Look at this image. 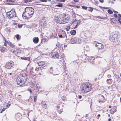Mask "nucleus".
<instances>
[{
	"mask_svg": "<svg viewBox=\"0 0 121 121\" xmlns=\"http://www.w3.org/2000/svg\"><path fill=\"white\" fill-rule=\"evenodd\" d=\"M114 16L115 17H117V15L116 14H114Z\"/></svg>",
	"mask_w": 121,
	"mask_h": 121,
	"instance_id": "obj_45",
	"label": "nucleus"
},
{
	"mask_svg": "<svg viewBox=\"0 0 121 121\" xmlns=\"http://www.w3.org/2000/svg\"><path fill=\"white\" fill-rule=\"evenodd\" d=\"M70 29V26H68L67 27V28H66V30L67 31H69V29Z\"/></svg>",
	"mask_w": 121,
	"mask_h": 121,
	"instance_id": "obj_35",
	"label": "nucleus"
},
{
	"mask_svg": "<svg viewBox=\"0 0 121 121\" xmlns=\"http://www.w3.org/2000/svg\"><path fill=\"white\" fill-rule=\"evenodd\" d=\"M23 79L22 76H19L17 78V82L18 84L20 86L24 84H22V82Z\"/></svg>",
	"mask_w": 121,
	"mask_h": 121,
	"instance_id": "obj_6",
	"label": "nucleus"
},
{
	"mask_svg": "<svg viewBox=\"0 0 121 121\" xmlns=\"http://www.w3.org/2000/svg\"><path fill=\"white\" fill-rule=\"evenodd\" d=\"M100 114H98V116H97V117H98L97 118H98V119H99V117H100Z\"/></svg>",
	"mask_w": 121,
	"mask_h": 121,
	"instance_id": "obj_50",
	"label": "nucleus"
},
{
	"mask_svg": "<svg viewBox=\"0 0 121 121\" xmlns=\"http://www.w3.org/2000/svg\"><path fill=\"white\" fill-rule=\"evenodd\" d=\"M14 65V63L12 61L7 62L5 65V67L7 69H10Z\"/></svg>",
	"mask_w": 121,
	"mask_h": 121,
	"instance_id": "obj_5",
	"label": "nucleus"
},
{
	"mask_svg": "<svg viewBox=\"0 0 121 121\" xmlns=\"http://www.w3.org/2000/svg\"><path fill=\"white\" fill-rule=\"evenodd\" d=\"M55 19L56 21H57L56 22H58V23H59V22H60V19L59 17H55Z\"/></svg>",
	"mask_w": 121,
	"mask_h": 121,
	"instance_id": "obj_26",
	"label": "nucleus"
},
{
	"mask_svg": "<svg viewBox=\"0 0 121 121\" xmlns=\"http://www.w3.org/2000/svg\"><path fill=\"white\" fill-rule=\"evenodd\" d=\"M118 20H120V17H118Z\"/></svg>",
	"mask_w": 121,
	"mask_h": 121,
	"instance_id": "obj_62",
	"label": "nucleus"
},
{
	"mask_svg": "<svg viewBox=\"0 0 121 121\" xmlns=\"http://www.w3.org/2000/svg\"><path fill=\"white\" fill-rule=\"evenodd\" d=\"M111 119L110 118H109L108 119V121H111Z\"/></svg>",
	"mask_w": 121,
	"mask_h": 121,
	"instance_id": "obj_58",
	"label": "nucleus"
},
{
	"mask_svg": "<svg viewBox=\"0 0 121 121\" xmlns=\"http://www.w3.org/2000/svg\"><path fill=\"white\" fill-rule=\"evenodd\" d=\"M101 100L99 99V102L100 103H103L104 102V97L103 95L101 96Z\"/></svg>",
	"mask_w": 121,
	"mask_h": 121,
	"instance_id": "obj_16",
	"label": "nucleus"
},
{
	"mask_svg": "<svg viewBox=\"0 0 121 121\" xmlns=\"http://www.w3.org/2000/svg\"><path fill=\"white\" fill-rule=\"evenodd\" d=\"M39 39L37 37H35L33 39V42L35 43H37L39 42Z\"/></svg>",
	"mask_w": 121,
	"mask_h": 121,
	"instance_id": "obj_15",
	"label": "nucleus"
},
{
	"mask_svg": "<svg viewBox=\"0 0 121 121\" xmlns=\"http://www.w3.org/2000/svg\"><path fill=\"white\" fill-rule=\"evenodd\" d=\"M21 59L22 60H26L28 61L30 60V58L29 57H21Z\"/></svg>",
	"mask_w": 121,
	"mask_h": 121,
	"instance_id": "obj_20",
	"label": "nucleus"
},
{
	"mask_svg": "<svg viewBox=\"0 0 121 121\" xmlns=\"http://www.w3.org/2000/svg\"><path fill=\"white\" fill-rule=\"evenodd\" d=\"M4 41H5V43H4V45L6 46V44L7 43L8 44V45L10 46L12 48H14L15 47V46L11 42H8L7 41H6L5 39H4Z\"/></svg>",
	"mask_w": 121,
	"mask_h": 121,
	"instance_id": "obj_10",
	"label": "nucleus"
},
{
	"mask_svg": "<svg viewBox=\"0 0 121 121\" xmlns=\"http://www.w3.org/2000/svg\"><path fill=\"white\" fill-rule=\"evenodd\" d=\"M73 1L75 2H78L79 1V0H73Z\"/></svg>",
	"mask_w": 121,
	"mask_h": 121,
	"instance_id": "obj_46",
	"label": "nucleus"
},
{
	"mask_svg": "<svg viewBox=\"0 0 121 121\" xmlns=\"http://www.w3.org/2000/svg\"><path fill=\"white\" fill-rule=\"evenodd\" d=\"M112 107H111V105H109V108H111Z\"/></svg>",
	"mask_w": 121,
	"mask_h": 121,
	"instance_id": "obj_57",
	"label": "nucleus"
},
{
	"mask_svg": "<svg viewBox=\"0 0 121 121\" xmlns=\"http://www.w3.org/2000/svg\"><path fill=\"white\" fill-rule=\"evenodd\" d=\"M118 79L119 80L121 81V79L120 77H118Z\"/></svg>",
	"mask_w": 121,
	"mask_h": 121,
	"instance_id": "obj_56",
	"label": "nucleus"
},
{
	"mask_svg": "<svg viewBox=\"0 0 121 121\" xmlns=\"http://www.w3.org/2000/svg\"><path fill=\"white\" fill-rule=\"evenodd\" d=\"M15 117L17 120H19L21 118V115L20 113H16L15 115Z\"/></svg>",
	"mask_w": 121,
	"mask_h": 121,
	"instance_id": "obj_12",
	"label": "nucleus"
},
{
	"mask_svg": "<svg viewBox=\"0 0 121 121\" xmlns=\"http://www.w3.org/2000/svg\"><path fill=\"white\" fill-rule=\"evenodd\" d=\"M24 10L25 11L23 12L22 16L23 18L26 19L31 17L34 11V9L30 7L26 8Z\"/></svg>",
	"mask_w": 121,
	"mask_h": 121,
	"instance_id": "obj_1",
	"label": "nucleus"
},
{
	"mask_svg": "<svg viewBox=\"0 0 121 121\" xmlns=\"http://www.w3.org/2000/svg\"><path fill=\"white\" fill-rule=\"evenodd\" d=\"M76 33V31L75 30H73L70 31V33L72 35H75Z\"/></svg>",
	"mask_w": 121,
	"mask_h": 121,
	"instance_id": "obj_21",
	"label": "nucleus"
},
{
	"mask_svg": "<svg viewBox=\"0 0 121 121\" xmlns=\"http://www.w3.org/2000/svg\"><path fill=\"white\" fill-rule=\"evenodd\" d=\"M59 17L60 20L59 23L60 24H64L67 23L70 18V16L69 15H66L65 14L60 15Z\"/></svg>",
	"mask_w": 121,
	"mask_h": 121,
	"instance_id": "obj_3",
	"label": "nucleus"
},
{
	"mask_svg": "<svg viewBox=\"0 0 121 121\" xmlns=\"http://www.w3.org/2000/svg\"><path fill=\"white\" fill-rule=\"evenodd\" d=\"M0 51L2 52H4V48H3L1 47L0 48V50H1Z\"/></svg>",
	"mask_w": 121,
	"mask_h": 121,
	"instance_id": "obj_31",
	"label": "nucleus"
},
{
	"mask_svg": "<svg viewBox=\"0 0 121 121\" xmlns=\"http://www.w3.org/2000/svg\"><path fill=\"white\" fill-rule=\"evenodd\" d=\"M28 91H30V93H31L32 92V91L30 89H28Z\"/></svg>",
	"mask_w": 121,
	"mask_h": 121,
	"instance_id": "obj_48",
	"label": "nucleus"
},
{
	"mask_svg": "<svg viewBox=\"0 0 121 121\" xmlns=\"http://www.w3.org/2000/svg\"><path fill=\"white\" fill-rule=\"evenodd\" d=\"M10 106V104H9L7 105H6V106L7 107V108H9Z\"/></svg>",
	"mask_w": 121,
	"mask_h": 121,
	"instance_id": "obj_40",
	"label": "nucleus"
},
{
	"mask_svg": "<svg viewBox=\"0 0 121 121\" xmlns=\"http://www.w3.org/2000/svg\"><path fill=\"white\" fill-rule=\"evenodd\" d=\"M42 105L43 107L45 108H46L47 107V105L46 104V103L43 102V103H42Z\"/></svg>",
	"mask_w": 121,
	"mask_h": 121,
	"instance_id": "obj_24",
	"label": "nucleus"
},
{
	"mask_svg": "<svg viewBox=\"0 0 121 121\" xmlns=\"http://www.w3.org/2000/svg\"><path fill=\"white\" fill-rule=\"evenodd\" d=\"M76 38L75 37H73L71 38L70 41V43L72 44L76 43Z\"/></svg>",
	"mask_w": 121,
	"mask_h": 121,
	"instance_id": "obj_13",
	"label": "nucleus"
},
{
	"mask_svg": "<svg viewBox=\"0 0 121 121\" xmlns=\"http://www.w3.org/2000/svg\"><path fill=\"white\" fill-rule=\"evenodd\" d=\"M22 76L23 79V80H22L23 81L22 82V84H24L27 80V76L25 74H23Z\"/></svg>",
	"mask_w": 121,
	"mask_h": 121,
	"instance_id": "obj_11",
	"label": "nucleus"
},
{
	"mask_svg": "<svg viewBox=\"0 0 121 121\" xmlns=\"http://www.w3.org/2000/svg\"><path fill=\"white\" fill-rule=\"evenodd\" d=\"M5 110V108H3L2 109V110L0 112V113H2L3 112V111H4Z\"/></svg>",
	"mask_w": 121,
	"mask_h": 121,
	"instance_id": "obj_39",
	"label": "nucleus"
},
{
	"mask_svg": "<svg viewBox=\"0 0 121 121\" xmlns=\"http://www.w3.org/2000/svg\"><path fill=\"white\" fill-rule=\"evenodd\" d=\"M116 111V109L115 107H113L110 110L111 113V114H113Z\"/></svg>",
	"mask_w": 121,
	"mask_h": 121,
	"instance_id": "obj_18",
	"label": "nucleus"
},
{
	"mask_svg": "<svg viewBox=\"0 0 121 121\" xmlns=\"http://www.w3.org/2000/svg\"><path fill=\"white\" fill-rule=\"evenodd\" d=\"M103 8H104V9H105V8H106V7H103Z\"/></svg>",
	"mask_w": 121,
	"mask_h": 121,
	"instance_id": "obj_64",
	"label": "nucleus"
},
{
	"mask_svg": "<svg viewBox=\"0 0 121 121\" xmlns=\"http://www.w3.org/2000/svg\"><path fill=\"white\" fill-rule=\"evenodd\" d=\"M60 1L61 2H64L65 0H60Z\"/></svg>",
	"mask_w": 121,
	"mask_h": 121,
	"instance_id": "obj_44",
	"label": "nucleus"
},
{
	"mask_svg": "<svg viewBox=\"0 0 121 121\" xmlns=\"http://www.w3.org/2000/svg\"><path fill=\"white\" fill-rule=\"evenodd\" d=\"M62 4L61 3H59L58 4L56 5V6H58L59 7H62Z\"/></svg>",
	"mask_w": 121,
	"mask_h": 121,
	"instance_id": "obj_28",
	"label": "nucleus"
},
{
	"mask_svg": "<svg viewBox=\"0 0 121 121\" xmlns=\"http://www.w3.org/2000/svg\"><path fill=\"white\" fill-rule=\"evenodd\" d=\"M33 69V67H32L31 69L30 70H32V69Z\"/></svg>",
	"mask_w": 121,
	"mask_h": 121,
	"instance_id": "obj_63",
	"label": "nucleus"
},
{
	"mask_svg": "<svg viewBox=\"0 0 121 121\" xmlns=\"http://www.w3.org/2000/svg\"><path fill=\"white\" fill-rule=\"evenodd\" d=\"M37 95V94H35V96H34V101L35 102H36V97Z\"/></svg>",
	"mask_w": 121,
	"mask_h": 121,
	"instance_id": "obj_27",
	"label": "nucleus"
},
{
	"mask_svg": "<svg viewBox=\"0 0 121 121\" xmlns=\"http://www.w3.org/2000/svg\"><path fill=\"white\" fill-rule=\"evenodd\" d=\"M82 8L84 9H86L87 8V7L86 6H82Z\"/></svg>",
	"mask_w": 121,
	"mask_h": 121,
	"instance_id": "obj_34",
	"label": "nucleus"
},
{
	"mask_svg": "<svg viewBox=\"0 0 121 121\" xmlns=\"http://www.w3.org/2000/svg\"><path fill=\"white\" fill-rule=\"evenodd\" d=\"M70 6H72L73 7H76V5H69Z\"/></svg>",
	"mask_w": 121,
	"mask_h": 121,
	"instance_id": "obj_42",
	"label": "nucleus"
},
{
	"mask_svg": "<svg viewBox=\"0 0 121 121\" xmlns=\"http://www.w3.org/2000/svg\"><path fill=\"white\" fill-rule=\"evenodd\" d=\"M7 17L9 18H14L17 17L16 14L14 9H13L11 11L7 12L6 13Z\"/></svg>",
	"mask_w": 121,
	"mask_h": 121,
	"instance_id": "obj_4",
	"label": "nucleus"
},
{
	"mask_svg": "<svg viewBox=\"0 0 121 121\" xmlns=\"http://www.w3.org/2000/svg\"><path fill=\"white\" fill-rule=\"evenodd\" d=\"M47 2V0H44V2Z\"/></svg>",
	"mask_w": 121,
	"mask_h": 121,
	"instance_id": "obj_61",
	"label": "nucleus"
},
{
	"mask_svg": "<svg viewBox=\"0 0 121 121\" xmlns=\"http://www.w3.org/2000/svg\"><path fill=\"white\" fill-rule=\"evenodd\" d=\"M112 80V79L111 78L108 79L107 80V82L109 80Z\"/></svg>",
	"mask_w": 121,
	"mask_h": 121,
	"instance_id": "obj_52",
	"label": "nucleus"
},
{
	"mask_svg": "<svg viewBox=\"0 0 121 121\" xmlns=\"http://www.w3.org/2000/svg\"><path fill=\"white\" fill-rule=\"evenodd\" d=\"M8 0L9 1V2H11L12 3H13L14 2V1L12 0Z\"/></svg>",
	"mask_w": 121,
	"mask_h": 121,
	"instance_id": "obj_43",
	"label": "nucleus"
},
{
	"mask_svg": "<svg viewBox=\"0 0 121 121\" xmlns=\"http://www.w3.org/2000/svg\"><path fill=\"white\" fill-rule=\"evenodd\" d=\"M118 21L121 24V21H120L119 20H118Z\"/></svg>",
	"mask_w": 121,
	"mask_h": 121,
	"instance_id": "obj_54",
	"label": "nucleus"
},
{
	"mask_svg": "<svg viewBox=\"0 0 121 121\" xmlns=\"http://www.w3.org/2000/svg\"><path fill=\"white\" fill-rule=\"evenodd\" d=\"M93 43L95 45L96 47H97L98 49H102L104 48L103 45L101 43H98L96 41H94Z\"/></svg>",
	"mask_w": 121,
	"mask_h": 121,
	"instance_id": "obj_7",
	"label": "nucleus"
},
{
	"mask_svg": "<svg viewBox=\"0 0 121 121\" xmlns=\"http://www.w3.org/2000/svg\"><path fill=\"white\" fill-rule=\"evenodd\" d=\"M92 88L91 84L88 82L84 83L82 85V92L83 93L91 91Z\"/></svg>",
	"mask_w": 121,
	"mask_h": 121,
	"instance_id": "obj_2",
	"label": "nucleus"
},
{
	"mask_svg": "<svg viewBox=\"0 0 121 121\" xmlns=\"http://www.w3.org/2000/svg\"><path fill=\"white\" fill-rule=\"evenodd\" d=\"M118 36L117 35H114L112 36V37L110 38V40L112 42H116L118 40Z\"/></svg>",
	"mask_w": 121,
	"mask_h": 121,
	"instance_id": "obj_8",
	"label": "nucleus"
},
{
	"mask_svg": "<svg viewBox=\"0 0 121 121\" xmlns=\"http://www.w3.org/2000/svg\"><path fill=\"white\" fill-rule=\"evenodd\" d=\"M114 12L115 13H118V12L117 11H114Z\"/></svg>",
	"mask_w": 121,
	"mask_h": 121,
	"instance_id": "obj_59",
	"label": "nucleus"
},
{
	"mask_svg": "<svg viewBox=\"0 0 121 121\" xmlns=\"http://www.w3.org/2000/svg\"><path fill=\"white\" fill-rule=\"evenodd\" d=\"M37 64L40 68L41 67L43 68L44 67H45L46 65V63L45 62L42 61L38 62Z\"/></svg>",
	"mask_w": 121,
	"mask_h": 121,
	"instance_id": "obj_9",
	"label": "nucleus"
},
{
	"mask_svg": "<svg viewBox=\"0 0 121 121\" xmlns=\"http://www.w3.org/2000/svg\"><path fill=\"white\" fill-rule=\"evenodd\" d=\"M40 0V1L41 2H44V0Z\"/></svg>",
	"mask_w": 121,
	"mask_h": 121,
	"instance_id": "obj_55",
	"label": "nucleus"
},
{
	"mask_svg": "<svg viewBox=\"0 0 121 121\" xmlns=\"http://www.w3.org/2000/svg\"><path fill=\"white\" fill-rule=\"evenodd\" d=\"M108 12L109 14H112L113 13V12L110 9H109L108 10Z\"/></svg>",
	"mask_w": 121,
	"mask_h": 121,
	"instance_id": "obj_29",
	"label": "nucleus"
},
{
	"mask_svg": "<svg viewBox=\"0 0 121 121\" xmlns=\"http://www.w3.org/2000/svg\"><path fill=\"white\" fill-rule=\"evenodd\" d=\"M23 26L22 24H18V27L19 28H21Z\"/></svg>",
	"mask_w": 121,
	"mask_h": 121,
	"instance_id": "obj_33",
	"label": "nucleus"
},
{
	"mask_svg": "<svg viewBox=\"0 0 121 121\" xmlns=\"http://www.w3.org/2000/svg\"><path fill=\"white\" fill-rule=\"evenodd\" d=\"M89 59L90 60L91 59V60H92V61L91 60V61H90L91 62V61H92V62H93V60H94V58L93 57H90L89 58Z\"/></svg>",
	"mask_w": 121,
	"mask_h": 121,
	"instance_id": "obj_30",
	"label": "nucleus"
},
{
	"mask_svg": "<svg viewBox=\"0 0 121 121\" xmlns=\"http://www.w3.org/2000/svg\"><path fill=\"white\" fill-rule=\"evenodd\" d=\"M62 99L64 101H66L67 100V98L66 96L65 95L63 96L62 97Z\"/></svg>",
	"mask_w": 121,
	"mask_h": 121,
	"instance_id": "obj_23",
	"label": "nucleus"
},
{
	"mask_svg": "<svg viewBox=\"0 0 121 121\" xmlns=\"http://www.w3.org/2000/svg\"><path fill=\"white\" fill-rule=\"evenodd\" d=\"M118 15L121 18V14H118Z\"/></svg>",
	"mask_w": 121,
	"mask_h": 121,
	"instance_id": "obj_53",
	"label": "nucleus"
},
{
	"mask_svg": "<svg viewBox=\"0 0 121 121\" xmlns=\"http://www.w3.org/2000/svg\"><path fill=\"white\" fill-rule=\"evenodd\" d=\"M30 70V73L31 74L33 75H35V74H34V73L33 71L31 70Z\"/></svg>",
	"mask_w": 121,
	"mask_h": 121,
	"instance_id": "obj_32",
	"label": "nucleus"
},
{
	"mask_svg": "<svg viewBox=\"0 0 121 121\" xmlns=\"http://www.w3.org/2000/svg\"><path fill=\"white\" fill-rule=\"evenodd\" d=\"M39 67H37L35 68V70L36 71H38L39 70Z\"/></svg>",
	"mask_w": 121,
	"mask_h": 121,
	"instance_id": "obj_38",
	"label": "nucleus"
},
{
	"mask_svg": "<svg viewBox=\"0 0 121 121\" xmlns=\"http://www.w3.org/2000/svg\"><path fill=\"white\" fill-rule=\"evenodd\" d=\"M19 52V50L17 49H15L13 51V53H14L17 56Z\"/></svg>",
	"mask_w": 121,
	"mask_h": 121,
	"instance_id": "obj_19",
	"label": "nucleus"
},
{
	"mask_svg": "<svg viewBox=\"0 0 121 121\" xmlns=\"http://www.w3.org/2000/svg\"><path fill=\"white\" fill-rule=\"evenodd\" d=\"M16 37L17 39H18L19 38V35H16Z\"/></svg>",
	"mask_w": 121,
	"mask_h": 121,
	"instance_id": "obj_36",
	"label": "nucleus"
},
{
	"mask_svg": "<svg viewBox=\"0 0 121 121\" xmlns=\"http://www.w3.org/2000/svg\"><path fill=\"white\" fill-rule=\"evenodd\" d=\"M99 1L101 3H102L103 2L104 0H99Z\"/></svg>",
	"mask_w": 121,
	"mask_h": 121,
	"instance_id": "obj_51",
	"label": "nucleus"
},
{
	"mask_svg": "<svg viewBox=\"0 0 121 121\" xmlns=\"http://www.w3.org/2000/svg\"><path fill=\"white\" fill-rule=\"evenodd\" d=\"M76 8H80V7L79 6H76Z\"/></svg>",
	"mask_w": 121,
	"mask_h": 121,
	"instance_id": "obj_47",
	"label": "nucleus"
},
{
	"mask_svg": "<svg viewBox=\"0 0 121 121\" xmlns=\"http://www.w3.org/2000/svg\"><path fill=\"white\" fill-rule=\"evenodd\" d=\"M82 96L80 95L79 96L78 98H79V99H81L82 98Z\"/></svg>",
	"mask_w": 121,
	"mask_h": 121,
	"instance_id": "obj_49",
	"label": "nucleus"
},
{
	"mask_svg": "<svg viewBox=\"0 0 121 121\" xmlns=\"http://www.w3.org/2000/svg\"><path fill=\"white\" fill-rule=\"evenodd\" d=\"M12 73H9V74L10 75H11L12 74Z\"/></svg>",
	"mask_w": 121,
	"mask_h": 121,
	"instance_id": "obj_60",
	"label": "nucleus"
},
{
	"mask_svg": "<svg viewBox=\"0 0 121 121\" xmlns=\"http://www.w3.org/2000/svg\"><path fill=\"white\" fill-rule=\"evenodd\" d=\"M60 107L59 106H57V111L60 114L62 112H63V110L62 108L60 109Z\"/></svg>",
	"mask_w": 121,
	"mask_h": 121,
	"instance_id": "obj_17",
	"label": "nucleus"
},
{
	"mask_svg": "<svg viewBox=\"0 0 121 121\" xmlns=\"http://www.w3.org/2000/svg\"><path fill=\"white\" fill-rule=\"evenodd\" d=\"M88 10L92 12L93 11V9L92 8L90 7L89 8Z\"/></svg>",
	"mask_w": 121,
	"mask_h": 121,
	"instance_id": "obj_37",
	"label": "nucleus"
},
{
	"mask_svg": "<svg viewBox=\"0 0 121 121\" xmlns=\"http://www.w3.org/2000/svg\"><path fill=\"white\" fill-rule=\"evenodd\" d=\"M81 43V39L79 38L76 39V43L78 44H80Z\"/></svg>",
	"mask_w": 121,
	"mask_h": 121,
	"instance_id": "obj_22",
	"label": "nucleus"
},
{
	"mask_svg": "<svg viewBox=\"0 0 121 121\" xmlns=\"http://www.w3.org/2000/svg\"><path fill=\"white\" fill-rule=\"evenodd\" d=\"M59 37L60 38H62L63 37L62 35H59Z\"/></svg>",
	"mask_w": 121,
	"mask_h": 121,
	"instance_id": "obj_41",
	"label": "nucleus"
},
{
	"mask_svg": "<svg viewBox=\"0 0 121 121\" xmlns=\"http://www.w3.org/2000/svg\"><path fill=\"white\" fill-rule=\"evenodd\" d=\"M32 0H24L23 1L24 2L27 3L28 2H32Z\"/></svg>",
	"mask_w": 121,
	"mask_h": 121,
	"instance_id": "obj_25",
	"label": "nucleus"
},
{
	"mask_svg": "<svg viewBox=\"0 0 121 121\" xmlns=\"http://www.w3.org/2000/svg\"><path fill=\"white\" fill-rule=\"evenodd\" d=\"M52 57L54 58H58L59 56L57 52H54L52 53Z\"/></svg>",
	"mask_w": 121,
	"mask_h": 121,
	"instance_id": "obj_14",
	"label": "nucleus"
}]
</instances>
